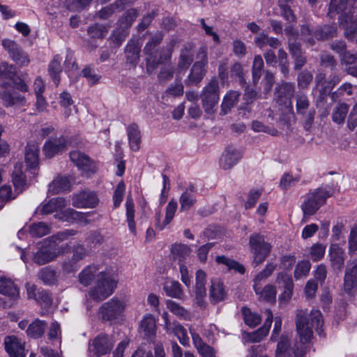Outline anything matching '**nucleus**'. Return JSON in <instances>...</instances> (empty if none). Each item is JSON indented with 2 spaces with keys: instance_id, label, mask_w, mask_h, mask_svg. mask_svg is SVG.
I'll return each instance as SVG.
<instances>
[{
  "instance_id": "nucleus-1",
  "label": "nucleus",
  "mask_w": 357,
  "mask_h": 357,
  "mask_svg": "<svg viewBox=\"0 0 357 357\" xmlns=\"http://www.w3.org/2000/svg\"><path fill=\"white\" fill-rule=\"evenodd\" d=\"M323 318L321 312L318 310H312L308 314L303 310H298L296 313V331L300 336L301 341L305 344L309 342L312 337V328L321 335L323 333Z\"/></svg>"
},
{
  "instance_id": "nucleus-2",
  "label": "nucleus",
  "mask_w": 357,
  "mask_h": 357,
  "mask_svg": "<svg viewBox=\"0 0 357 357\" xmlns=\"http://www.w3.org/2000/svg\"><path fill=\"white\" fill-rule=\"evenodd\" d=\"M76 231L68 229L58 233L52 236L51 239H45L38 245V250L33 254L32 259L36 264L41 266L48 264L57 258L62 252L57 246L56 241H62L70 236L76 234Z\"/></svg>"
},
{
  "instance_id": "nucleus-3",
  "label": "nucleus",
  "mask_w": 357,
  "mask_h": 357,
  "mask_svg": "<svg viewBox=\"0 0 357 357\" xmlns=\"http://www.w3.org/2000/svg\"><path fill=\"white\" fill-rule=\"evenodd\" d=\"M66 206V201L61 197L53 198L47 202L44 201L37 208V212L42 215H47L56 212L54 217L62 221L72 222L73 221H84L91 213H84L72 208L63 210Z\"/></svg>"
},
{
  "instance_id": "nucleus-4",
  "label": "nucleus",
  "mask_w": 357,
  "mask_h": 357,
  "mask_svg": "<svg viewBox=\"0 0 357 357\" xmlns=\"http://www.w3.org/2000/svg\"><path fill=\"white\" fill-rule=\"evenodd\" d=\"M117 275L111 271H100L97 280L88 293L90 299L101 301L112 294L117 287Z\"/></svg>"
},
{
  "instance_id": "nucleus-5",
  "label": "nucleus",
  "mask_w": 357,
  "mask_h": 357,
  "mask_svg": "<svg viewBox=\"0 0 357 357\" xmlns=\"http://www.w3.org/2000/svg\"><path fill=\"white\" fill-rule=\"evenodd\" d=\"M347 0H331L328 15L333 17L335 14H340L339 20L345 29L347 36L351 40H356L357 43V15L355 19L350 17L351 10L347 12Z\"/></svg>"
},
{
  "instance_id": "nucleus-6",
  "label": "nucleus",
  "mask_w": 357,
  "mask_h": 357,
  "mask_svg": "<svg viewBox=\"0 0 357 357\" xmlns=\"http://www.w3.org/2000/svg\"><path fill=\"white\" fill-rule=\"evenodd\" d=\"M330 195V192L323 188H317L307 193L301 206L303 213L301 222H307L309 218L318 211Z\"/></svg>"
},
{
  "instance_id": "nucleus-7",
  "label": "nucleus",
  "mask_w": 357,
  "mask_h": 357,
  "mask_svg": "<svg viewBox=\"0 0 357 357\" xmlns=\"http://www.w3.org/2000/svg\"><path fill=\"white\" fill-rule=\"evenodd\" d=\"M200 98L204 112L208 115H213L216 112L220 99L219 84L215 79H211L203 88Z\"/></svg>"
},
{
  "instance_id": "nucleus-8",
  "label": "nucleus",
  "mask_w": 357,
  "mask_h": 357,
  "mask_svg": "<svg viewBox=\"0 0 357 357\" xmlns=\"http://www.w3.org/2000/svg\"><path fill=\"white\" fill-rule=\"evenodd\" d=\"M249 245L253 254L252 264L257 266L262 264L271 251V245L259 234H253L250 236Z\"/></svg>"
},
{
  "instance_id": "nucleus-9",
  "label": "nucleus",
  "mask_w": 357,
  "mask_h": 357,
  "mask_svg": "<svg viewBox=\"0 0 357 357\" xmlns=\"http://www.w3.org/2000/svg\"><path fill=\"white\" fill-rule=\"evenodd\" d=\"M162 40V36L161 33H158L152 37L149 41L146 43L144 47V52L147 54L146 64L148 68H154L157 65L165 61L170 59L172 56V47H169L163 55L160 54V57L157 58L156 55H154L156 52L155 48L158 44H159Z\"/></svg>"
},
{
  "instance_id": "nucleus-10",
  "label": "nucleus",
  "mask_w": 357,
  "mask_h": 357,
  "mask_svg": "<svg viewBox=\"0 0 357 357\" xmlns=\"http://www.w3.org/2000/svg\"><path fill=\"white\" fill-rule=\"evenodd\" d=\"M0 99L5 107H22L26 105V98L15 89L10 82L0 84Z\"/></svg>"
},
{
  "instance_id": "nucleus-11",
  "label": "nucleus",
  "mask_w": 357,
  "mask_h": 357,
  "mask_svg": "<svg viewBox=\"0 0 357 357\" xmlns=\"http://www.w3.org/2000/svg\"><path fill=\"white\" fill-rule=\"evenodd\" d=\"M197 59L199 60L192 65L190 73L186 80V82L188 84H197L199 83L206 73L208 57L207 51L205 47L199 49Z\"/></svg>"
},
{
  "instance_id": "nucleus-12",
  "label": "nucleus",
  "mask_w": 357,
  "mask_h": 357,
  "mask_svg": "<svg viewBox=\"0 0 357 357\" xmlns=\"http://www.w3.org/2000/svg\"><path fill=\"white\" fill-rule=\"evenodd\" d=\"M126 307L125 300L114 297L101 305L99 309V315L103 320H112L121 316Z\"/></svg>"
},
{
  "instance_id": "nucleus-13",
  "label": "nucleus",
  "mask_w": 357,
  "mask_h": 357,
  "mask_svg": "<svg viewBox=\"0 0 357 357\" xmlns=\"http://www.w3.org/2000/svg\"><path fill=\"white\" fill-rule=\"evenodd\" d=\"M2 46L6 50L12 60L20 66H26L30 63L27 52L24 51L14 40L3 39Z\"/></svg>"
},
{
  "instance_id": "nucleus-14",
  "label": "nucleus",
  "mask_w": 357,
  "mask_h": 357,
  "mask_svg": "<svg viewBox=\"0 0 357 357\" xmlns=\"http://www.w3.org/2000/svg\"><path fill=\"white\" fill-rule=\"evenodd\" d=\"M113 342L108 335H99L89 341L88 347L89 355L100 357L110 352Z\"/></svg>"
},
{
  "instance_id": "nucleus-15",
  "label": "nucleus",
  "mask_w": 357,
  "mask_h": 357,
  "mask_svg": "<svg viewBox=\"0 0 357 357\" xmlns=\"http://www.w3.org/2000/svg\"><path fill=\"white\" fill-rule=\"evenodd\" d=\"M70 160L82 172V174L90 176L98 169L97 163L91 160L89 156L79 151H73L70 153Z\"/></svg>"
},
{
  "instance_id": "nucleus-16",
  "label": "nucleus",
  "mask_w": 357,
  "mask_h": 357,
  "mask_svg": "<svg viewBox=\"0 0 357 357\" xmlns=\"http://www.w3.org/2000/svg\"><path fill=\"white\" fill-rule=\"evenodd\" d=\"M295 91L294 85L289 82H282L275 89L274 98L276 102L286 108L292 109L291 98Z\"/></svg>"
},
{
  "instance_id": "nucleus-17",
  "label": "nucleus",
  "mask_w": 357,
  "mask_h": 357,
  "mask_svg": "<svg viewBox=\"0 0 357 357\" xmlns=\"http://www.w3.org/2000/svg\"><path fill=\"white\" fill-rule=\"evenodd\" d=\"M336 32L335 26H324L320 31H312L308 26H303L301 29V38L309 43L311 45L314 43V38L322 40L333 37Z\"/></svg>"
},
{
  "instance_id": "nucleus-18",
  "label": "nucleus",
  "mask_w": 357,
  "mask_h": 357,
  "mask_svg": "<svg viewBox=\"0 0 357 357\" xmlns=\"http://www.w3.org/2000/svg\"><path fill=\"white\" fill-rule=\"evenodd\" d=\"M357 287V259L347 263L344 278L343 290L347 294L352 296Z\"/></svg>"
},
{
  "instance_id": "nucleus-19",
  "label": "nucleus",
  "mask_w": 357,
  "mask_h": 357,
  "mask_svg": "<svg viewBox=\"0 0 357 357\" xmlns=\"http://www.w3.org/2000/svg\"><path fill=\"white\" fill-rule=\"evenodd\" d=\"M328 257L331 267L335 271H341L345 261L344 250L339 244L332 243L328 249Z\"/></svg>"
},
{
  "instance_id": "nucleus-20",
  "label": "nucleus",
  "mask_w": 357,
  "mask_h": 357,
  "mask_svg": "<svg viewBox=\"0 0 357 357\" xmlns=\"http://www.w3.org/2000/svg\"><path fill=\"white\" fill-rule=\"evenodd\" d=\"M68 142L64 136L58 138H49L43 146V152L47 158H51L55 155L65 151Z\"/></svg>"
},
{
  "instance_id": "nucleus-21",
  "label": "nucleus",
  "mask_w": 357,
  "mask_h": 357,
  "mask_svg": "<svg viewBox=\"0 0 357 357\" xmlns=\"http://www.w3.org/2000/svg\"><path fill=\"white\" fill-rule=\"evenodd\" d=\"M25 162L27 169L33 174H36L39 165V145L36 142H30L25 149Z\"/></svg>"
},
{
  "instance_id": "nucleus-22",
  "label": "nucleus",
  "mask_w": 357,
  "mask_h": 357,
  "mask_svg": "<svg viewBox=\"0 0 357 357\" xmlns=\"http://www.w3.org/2000/svg\"><path fill=\"white\" fill-rule=\"evenodd\" d=\"M178 208L177 202L171 199L165 208V215H162L160 212L155 215V226L159 230H163L174 219Z\"/></svg>"
},
{
  "instance_id": "nucleus-23",
  "label": "nucleus",
  "mask_w": 357,
  "mask_h": 357,
  "mask_svg": "<svg viewBox=\"0 0 357 357\" xmlns=\"http://www.w3.org/2000/svg\"><path fill=\"white\" fill-rule=\"evenodd\" d=\"M243 157V152L236 148L229 146L220 158V166L224 169H229L236 165Z\"/></svg>"
},
{
  "instance_id": "nucleus-24",
  "label": "nucleus",
  "mask_w": 357,
  "mask_h": 357,
  "mask_svg": "<svg viewBox=\"0 0 357 357\" xmlns=\"http://www.w3.org/2000/svg\"><path fill=\"white\" fill-rule=\"evenodd\" d=\"M266 313L267 314V318L266 319L264 325L256 331L248 333L243 335V338L246 342H259L268 335L271 326L273 316L271 310H266Z\"/></svg>"
},
{
  "instance_id": "nucleus-25",
  "label": "nucleus",
  "mask_w": 357,
  "mask_h": 357,
  "mask_svg": "<svg viewBox=\"0 0 357 357\" xmlns=\"http://www.w3.org/2000/svg\"><path fill=\"white\" fill-rule=\"evenodd\" d=\"M171 254L173 260L177 261L178 266L188 265L192 260V250L185 244H174L171 248Z\"/></svg>"
},
{
  "instance_id": "nucleus-26",
  "label": "nucleus",
  "mask_w": 357,
  "mask_h": 357,
  "mask_svg": "<svg viewBox=\"0 0 357 357\" xmlns=\"http://www.w3.org/2000/svg\"><path fill=\"white\" fill-rule=\"evenodd\" d=\"M98 204V199L94 192L82 191L73 197V205L77 208H94Z\"/></svg>"
},
{
  "instance_id": "nucleus-27",
  "label": "nucleus",
  "mask_w": 357,
  "mask_h": 357,
  "mask_svg": "<svg viewBox=\"0 0 357 357\" xmlns=\"http://www.w3.org/2000/svg\"><path fill=\"white\" fill-rule=\"evenodd\" d=\"M5 349L10 357H25L24 342L15 335L4 340Z\"/></svg>"
},
{
  "instance_id": "nucleus-28",
  "label": "nucleus",
  "mask_w": 357,
  "mask_h": 357,
  "mask_svg": "<svg viewBox=\"0 0 357 357\" xmlns=\"http://www.w3.org/2000/svg\"><path fill=\"white\" fill-rule=\"evenodd\" d=\"M276 282L279 284H283L284 290L279 296L280 303H287L292 296L294 289V282L291 275L286 273H279Z\"/></svg>"
},
{
  "instance_id": "nucleus-29",
  "label": "nucleus",
  "mask_w": 357,
  "mask_h": 357,
  "mask_svg": "<svg viewBox=\"0 0 357 357\" xmlns=\"http://www.w3.org/2000/svg\"><path fill=\"white\" fill-rule=\"evenodd\" d=\"M0 294L10 301H15L20 297V289L11 279L1 277L0 278Z\"/></svg>"
},
{
  "instance_id": "nucleus-30",
  "label": "nucleus",
  "mask_w": 357,
  "mask_h": 357,
  "mask_svg": "<svg viewBox=\"0 0 357 357\" xmlns=\"http://www.w3.org/2000/svg\"><path fill=\"white\" fill-rule=\"evenodd\" d=\"M139 331L148 338H153L156 333V321L151 314L144 315L140 321Z\"/></svg>"
},
{
  "instance_id": "nucleus-31",
  "label": "nucleus",
  "mask_w": 357,
  "mask_h": 357,
  "mask_svg": "<svg viewBox=\"0 0 357 357\" xmlns=\"http://www.w3.org/2000/svg\"><path fill=\"white\" fill-rule=\"evenodd\" d=\"M289 340L286 336H282L278 344L275 357H289L291 349H289ZM259 347H252L250 349V357H257V349ZM261 357H268L262 356Z\"/></svg>"
},
{
  "instance_id": "nucleus-32",
  "label": "nucleus",
  "mask_w": 357,
  "mask_h": 357,
  "mask_svg": "<svg viewBox=\"0 0 357 357\" xmlns=\"http://www.w3.org/2000/svg\"><path fill=\"white\" fill-rule=\"evenodd\" d=\"M254 290L257 295L259 296L260 301L268 303H274L276 300L277 290L275 286L271 284L265 285L263 288L261 286L258 287L253 285Z\"/></svg>"
},
{
  "instance_id": "nucleus-33",
  "label": "nucleus",
  "mask_w": 357,
  "mask_h": 357,
  "mask_svg": "<svg viewBox=\"0 0 357 357\" xmlns=\"http://www.w3.org/2000/svg\"><path fill=\"white\" fill-rule=\"evenodd\" d=\"M206 275L202 270H198L196 273V284H195V293L197 303L199 305H202V298L206 294V290L205 287Z\"/></svg>"
},
{
  "instance_id": "nucleus-34",
  "label": "nucleus",
  "mask_w": 357,
  "mask_h": 357,
  "mask_svg": "<svg viewBox=\"0 0 357 357\" xmlns=\"http://www.w3.org/2000/svg\"><path fill=\"white\" fill-rule=\"evenodd\" d=\"M127 135L130 149L137 151L140 149L141 133L139 127L135 123L129 125L127 128Z\"/></svg>"
},
{
  "instance_id": "nucleus-35",
  "label": "nucleus",
  "mask_w": 357,
  "mask_h": 357,
  "mask_svg": "<svg viewBox=\"0 0 357 357\" xmlns=\"http://www.w3.org/2000/svg\"><path fill=\"white\" fill-rule=\"evenodd\" d=\"M165 303L169 311L178 319L186 321L191 319V313L179 303L172 300H167Z\"/></svg>"
},
{
  "instance_id": "nucleus-36",
  "label": "nucleus",
  "mask_w": 357,
  "mask_h": 357,
  "mask_svg": "<svg viewBox=\"0 0 357 357\" xmlns=\"http://www.w3.org/2000/svg\"><path fill=\"white\" fill-rule=\"evenodd\" d=\"M99 273L98 267L97 266H88L79 273V282L84 287H87L96 278H97V275Z\"/></svg>"
},
{
  "instance_id": "nucleus-37",
  "label": "nucleus",
  "mask_w": 357,
  "mask_h": 357,
  "mask_svg": "<svg viewBox=\"0 0 357 357\" xmlns=\"http://www.w3.org/2000/svg\"><path fill=\"white\" fill-rule=\"evenodd\" d=\"M140 45L138 42L130 40L126 45L125 53L127 63L135 66L139 58Z\"/></svg>"
},
{
  "instance_id": "nucleus-38",
  "label": "nucleus",
  "mask_w": 357,
  "mask_h": 357,
  "mask_svg": "<svg viewBox=\"0 0 357 357\" xmlns=\"http://www.w3.org/2000/svg\"><path fill=\"white\" fill-rule=\"evenodd\" d=\"M38 278L46 285L54 284L56 282L59 273L52 266H45L40 268L38 273Z\"/></svg>"
},
{
  "instance_id": "nucleus-39",
  "label": "nucleus",
  "mask_w": 357,
  "mask_h": 357,
  "mask_svg": "<svg viewBox=\"0 0 357 357\" xmlns=\"http://www.w3.org/2000/svg\"><path fill=\"white\" fill-rule=\"evenodd\" d=\"M193 58V46L188 45L185 46L181 52L178 69L180 72L185 71L190 66Z\"/></svg>"
},
{
  "instance_id": "nucleus-40",
  "label": "nucleus",
  "mask_w": 357,
  "mask_h": 357,
  "mask_svg": "<svg viewBox=\"0 0 357 357\" xmlns=\"http://www.w3.org/2000/svg\"><path fill=\"white\" fill-rule=\"evenodd\" d=\"M61 61L62 58L59 55H55L49 64V75L56 86L60 82V75L62 72Z\"/></svg>"
},
{
  "instance_id": "nucleus-41",
  "label": "nucleus",
  "mask_w": 357,
  "mask_h": 357,
  "mask_svg": "<svg viewBox=\"0 0 357 357\" xmlns=\"http://www.w3.org/2000/svg\"><path fill=\"white\" fill-rule=\"evenodd\" d=\"M357 60V55L345 52L341 55L342 63L345 65L347 73L357 77V66L354 65Z\"/></svg>"
},
{
  "instance_id": "nucleus-42",
  "label": "nucleus",
  "mask_w": 357,
  "mask_h": 357,
  "mask_svg": "<svg viewBox=\"0 0 357 357\" xmlns=\"http://www.w3.org/2000/svg\"><path fill=\"white\" fill-rule=\"evenodd\" d=\"M70 183L66 176H57L49 185L48 191L52 194H59L68 190L70 188Z\"/></svg>"
},
{
  "instance_id": "nucleus-43",
  "label": "nucleus",
  "mask_w": 357,
  "mask_h": 357,
  "mask_svg": "<svg viewBox=\"0 0 357 357\" xmlns=\"http://www.w3.org/2000/svg\"><path fill=\"white\" fill-rule=\"evenodd\" d=\"M47 328V323L45 321L36 319L30 324L26 329L28 336L37 339L41 337Z\"/></svg>"
},
{
  "instance_id": "nucleus-44",
  "label": "nucleus",
  "mask_w": 357,
  "mask_h": 357,
  "mask_svg": "<svg viewBox=\"0 0 357 357\" xmlns=\"http://www.w3.org/2000/svg\"><path fill=\"white\" fill-rule=\"evenodd\" d=\"M22 164L17 163L15 165L12 178L14 187L16 190L22 192L26 185L25 177L22 171Z\"/></svg>"
},
{
  "instance_id": "nucleus-45",
  "label": "nucleus",
  "mask_w": 357,
  "mask_h": 357,
  "mask_svg": "<svg viewBox=\"0 0 357 357\" xmlns=\"http://www.w3.org/2000/svg\"><path fill=\"white\" fill-rule=\"evenodd\" d=\"M126 221L130 231L134 234H137L136 224L135 221V205L131 197H128L126 202Z\"/></svg>"
},
{
  "instance_id": "nucleus-46",
  "label": "nucleus",
  "mask_w": 357,
  "mask_h": 357,
  "mask_svg": "<svg viewBox=\"0 0 357 357\" xmlns=\"http://www.w3.org/2000/svg\"><path fill=\"white\" fill-rule=\"evenodd\" d=\"M163 288L167 296L178 299L183 298V293L178 282L167 280L165 282Z\"/></svg>"
},
{
  "instance_id": "nucleus-47",
  "label": "nucleus",
  "mask_w": 357,
  "mask_h": 357,
  "mask_svg": "<svg viewBox=\"0 0 357 357\" xmlns=\"http://www.w3.org/2000/svg\"><path fill=\"white\" fill-rule=\"evenodd\" d=\"M16 68L13 65L6 63L0 64V79L3 82H15Z\"/></svg>"
},
{
  "instance_id": "nucleus-48",
  "label": "nucleus",
  "mask_w": 357,
  "mask_h": 357,
  "mask_svg": "<svg viewBox=\"0 0 357 357\" xmlns=\"http://www.w3.org/2000/svg\"><path fill=\"white\" fill-rule=\"evenodd\" d=\"M239 96L240 93L236 91L227 92L221 104L222 112L225 114H227L237 103Z\"/></svg>"
},
{
  "instance_id": "nucleus-49",
  "label": "nucleus",
  "mask_w": 357,
  "mask_h": 357,
  "mask_svg": "<svg viewBox=\"0 0 357 357\" xmlns=\"http://www.w3.org/2000/svg\"><path fill=\"white\" fill-rule=\"evenodd\" d=\"M215 261L218 264L225 266L229 271L233 270L241 274L245 272V268L242 264L224 255L218 256Z\"/></svg>"
},
{
  "instance_id": "nucleus-50",
  "label": "nucleus",
  "mask_w": 357,
  "mask_h": 357,
  "mask_svg": "<svg viewBox=\"0 0 357 357\" xmlns=\"http://www.w3.org/2000/svg\"><path fill=\"white\" fill-rule=\"evenodd\" d=\"M225 292L223 289V284L218 280H213L210 288V297L215 302H219L224 299Z\"/></svg>"
},
{
  "instance_id": "nucleus-51",
  "label": "nucleus",
  "mask_w": 357,
  "mask_h": 357,
  "mask_svg": "<svg viewBox=\"0 0 357 357\" xmlns=\"http://www.w3.org/2000/svg\"><path fill=\"white\" fill-rule=\"evenodd\" d=\"M349 112V106L346 103L337 105L332 113V119L337 124H342L344 122L345 118Z\"/></svg>"
},
{
  "instance_id": "nucleus-52",
  "label": "nucleus",
  "mask_w": 357,
  "mask_h": 357,
  "mask_svg": "<svg viewBox=\"0 0 357 357\" xmlns=\"http://www.w3.org/2000/svg\"><path fill=\"white\" fill-rule=\"evenodd\" d=\"M171 333L174 334V335L177 337L180 343L182 345L186 346L188 344L189 337L188 336L187 331L178 322L174 321L172 323V330H171V333L169 334H171Z\"/></svg>"
},
{
  "instance_id": "nucleus-53",
  "label": "nucleus",
  "mask_w": 357,
  "mask_h": 357,
  "mask_svg": "<svg viewBox=\"0 0 357 357\" xmlns=\"http://www.w3.org/2000/svg\"><path fill=\"white\" fill-rule=\"evenodd\" d=\"M326 246L320 243H315L309 249L308 256L314 262L321 261L325 256Z\"/></svg>"
},
{
  "instance_id": "nucleus-54",
  "label": "nucleus",
  "mask_w": 357,
  "mask_h": 357,
  "mask_svg": "<svg viewBox=\"0 0 357 357\" xmlns=\"http://www.w3.org/2000/svg\"><path fill=\"white\" fill-rule=\"evenodd\" d=\"M241 312L245 324L250 327L257 326L261 321V316L257 313L252 312L248 307H242Z\"/></svg>"
},
{
  "instance_id": "nucleus-55",
  "label": "nucleus",
  "mask_w": 357,
  "mask_h": 357,
  "mask_svg": "<svg viewBox=\"0 0 357 357\" xmlns=\"http://www.w3.org/2000/svg\"><path fill=\"white\" fill-rule=\"evenodd\" d=\"M138 13L136 9L132 8L128 10L119 21V29L128 31V29L132 25Z\"/></svg>"
},
{
  "instance_id": "nucleus-56",
  "label": "nucleus",
  "mask_w": 357,
  "mask_h": 357,
  "mask_svg": "<svg viewBox=\"0 0 357 357\" xmlns=\"http://www.w3.org/2000/svg\"><path fill=\"white\" fill-rule=\"evenodd\" d=\"M264 69V61L261 55L255 56L252 66V82L257 84L261 76V71Z\"/></svg>"
},
{
  "instance_id": "nucleus-57",
  "label": "nucleus",
  "mask_w": 357,
  "mask_h": 357,
  "mask_svg": "<svg viewBox=\"0 0 357 357\" xmlns=\"http://www.w3.org/2000/svg\"><path fill=\"white\" fill-rule=\"evenodd\" d=\"M289 51L294 58L295 68L299 69L303 67L305 63V59L302 55L300 45L289 41Z\"/></svg>"
},
{
  "instance_id": "nucleus-58",
  "label": "nucleus",
  "mask_w": 357,
  "mask_h": 357,
  "mask_svg": "<svg viewBox=\"0 0 357 357\" xmlns=\"http://www.w3.org/2000/svg\"><path fill=\"white\" fill-rule=\"evenodd\" d=\"M311 268V264L309 260H302L297 263L294 270V278L296 280L305 277L308 275Z\"/></svg>"
},
{
  "instance_id": "nucleus-59",
  "label": "nucleus",
  "mask_w": 357,
  "mask_h": 357,
  "mask_svg": "<svg viewBox=\"0 0 357 357\" xmlns=\"http://www.w3.org/2000/svg\"><path fill=\"white\" fill-rule=\"evenodd\" d=\"M29 232L33 236L42 237L50 233V227L44 222H38L30 227Z\"/></svg>"
},
{
  "instance_id": "nucleus-60",
  "label": "nucleus",
  "mask_w": 357,
  "mask_h": 357,
  "mask_svg": "<svg viewBox=\"0 0 357 357\" xmlns=\"http://www.w3.org/2000/svg\"><path fill=\"white\" fill-rule=\"evenodd\" d=\"M59 103L61 107L64 108L63 114L65 117H68L71 114V109L70 107L73 105V100L70 95L64 91L62 92L59 96Z\"/></svg>"
},
{
  "instance_id": "nucleus-61",
  "label": "nucleus",
  "mask_w": 357,
  "mask_h": 357,
  "mask_svg": "<svg viewBox=\"0 0 357 357\" xmlns=\"http://www.w3.org/2000/svg\"><path fill=\"white\" fill-rule=\"evenodd\" d=\"M309 106L310 102L307 97L303 93L298 94L296 102L297 113L301 115H305Z\"/></svg>"
},
{
  "instance_id": "nucleus-62",
  "label": "nucleus",
  "mask_w": 357,
  "mask_h": 357,
  "mask_svg": "<svg viewBox=\"0 0 357 357\" xmlns=\"http://www.w3.org/2000/svg\"><path fill=\"white\" fill-rule=\"evenodd\" d=\"M108 32V28L100 24H94L88 29V33L92 38H102Z\"/></svg>"
},
{
  "instance_id": "nucleus-63",
  "label": "nucleus",
  "mask_w": 357,
  "mask_h": 357,
  "mask_svg": "<svg viewBox=\"0 0 357 357\" xmlns=\"http://www.w3.org/2000/svg\"><path fill=\"white\" fill-rule=\"evenodd\" d=\"M195 201V199L193 194L188 190L185 191L179 199L181 210H188L194 204Z\"/></svg>"
},
{
  "instance_id": "nucleus-64",
  "label": "nucleus",
  "mask_w": 357,
  "mask_h": 357,
  "mask_svg": "<svg viewBox=\"0 0 357 357\" xmlns=\"http://www.w3.org/2000/svg\"><path fill=\"white\" fill-rule=\"evenodd\" d=\"M48 338L51 341L58 340L59 346L61 344V330L60 324L54 321L51 324L50 329L47 333Z\"/></svg>"
}]
</instances>
